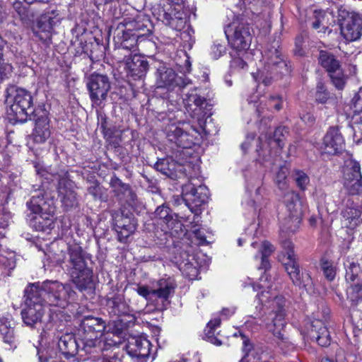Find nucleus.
<instances>
[{
	"label": "nucleus",
	"mask_w": 362,
	"mask_h": 362,
	"mask_svg": "<svg viewBox=\"0 0 362 362\" xmlns=\"http://www.w3.org/2000/svg\"><path fill=\"white\" fill-rule=\"evenodd\" d=\"M264 289L257 294V298L262 304L269 303L267 329L272 332L277 339L284 341L285 338L284 328L286 325L285 320L286 313L284 310L285 300L282 296L271 294L266 289H272L273 286L269 282V276L264 274L259 279V284L257 286Z\"/></svg>",
	"instance_id": "obj_1"
},
{
	"label": "nucleus",
	"mask_w": 362,
	"mask_h": 362,
	"mask_svg": "<svg viewBox=\"0 0 362 362\" xmlns=\"http://www.w3.org/2000/svg\"><path fill=\"white\" fill-rule=\"evenodd\" d=\"M261 66L257 76L252 74L255 81H261L265 86L270 85L273 81L282 76H288L291 66L281 51L279 42H274L262 52Z\"/></svg>",
	"instance_id": "obj_2"
},
{
	"label": "nucleus",
	"mask_w": 362,
	"mask_h": 362,
	"mask_svg": "<svg viewBox=\"0 0 362 362\" xmlns=\"http://www.w3.org/2000/svg\"><path fill=\"white\" fill-rule=\"evenodd\" d=\"M90 256L81 246L71 245L65 259V267L70 281L80 291L92 289L93 272L88 266Z\"/></svg>",
	"instance_id": "obj_3"
},
{
	"label": "nucleus",
	"mask_w": 362,
	"mask_h": 362,
	"mask_svg": "<svg viewBox=\"0 0 362 362\" xmlns=\"http://www.w3.org/2000/svg\"><path fill=\"white\" fill-rule=\"evenodd\" d=\"M149 26L150 21L144 15L139 14L133 20L124 19L115 29L114 40L124 49L131 50L148 34Z\"/></svg>",
	"instance_id": "obj_4"
},
{
	"label": "nucleus",
	"mask_w": 362,
	"mask_h": 362,
	"mask_svg": "<svg viewBox=\"0 0 362 362\" xmlns=\"http://www.w3.org/2000/svg\"><path fill=\"white\" fill-rule=\"evenodd\" d=\"M37 291L38 299L45 305L59 306L64 308L70 298H74L76 292L69 284H62L57 281H45L41 284H33L27 287Z\"/></svg>",
	"instance_id": "obj_5"
},
{
	"label": "nucleus",
	"mask_w": 362,
	"mask_h": 362,
	"mask_svg": "<svg viewBox=\"0 0 362 362\" xmlns=\"http://www.w3.org/2000/svg\"><path fill=\"white\" fill-rule=\"evenodd\" d=\"M7 102L11 103L7 115L13 123H24L33 113V98L30 92L24 88L11 86L7 89Z\"/></svg>",
	"instance_id": "obj_6"
},
{
	"label": "nucleus",
	"mask_w": 362,
	"mask_h": 362,
	"mask_svg": "<svg viewBox=\"0 0 362 362\" xmlns=\"http://www.w3.org/2000/svg\"><path fill=\"white\" fill-rule=\"evenodd\" d=\"M283 252L282 261L285 269L290 276L293 284L297 286L309 288L313 285L312 279L310 274L306 272H300L299 265L296 262V255L293 252V244L289 240H285L281 243Z\"/></svg>",
	"instance_id": "obj_7"
},
{
	"label": "nucleus",
	"mask_w": 362,
	"mask_h": 362,
	"mask_svg": "<svg viewBox=\"0 0 362 362\" xmlns=\"http://www.w3.org/2000/svg\"><path fill=\"white\" fill-rule=\"evenodd\" d=\"M106 323L101 317L85 316L81 322L78 334L85 349L100 346Z\"/></svg>",
	"instance_id": "obj_8"
},
{
	"label": "nucleus",
	"mask_w": 362,
	"mask_h": 362,
	"mask_svg": "<svg viewBox=\"0 0 362 362\" xmlns=\"http://www.w3.org/2000/svg\"><path fill=\"white\" fill-rule=\"evenodd\" d=\"M338 21L342 36L347 41H355L362 34V17L350 7L341 5L338 7Z\"/></svg>",
	"instance_id": "obj_9"
},
{
	"label": "nucleus",
	"mask_w": 362,
	"mask_h": 362,
	"mask_svg": "<svg viewBox=\"0 0 362 362\" xmlns=\"http://www.w3.org/2000/svg\"><path fill=\"white\" fill-rule=\"evenodd\" d=\"M228 43L236 52L245 54L249 49L252 35L248 23L239 20H235L225 30Z\"/></svg>",
	"instance_id": "obj_10"
},
{
	"label": "nucleus",
	"mask_w": 362,
	"mask_h": 362,
	"mask_svg": "<svg viewBox=\"0 0 362 362\" xmlns=\"http://www.w3.org/2000/svg\"><path fill=\"white\" fill-rule=\"evenodd\" d=\"M37 291L35 288L25 289V307L21 311L23 322L30 327H35L41 322L45 313V305L38 299Z\"/></svg>",
	"instance_id": "obj_11"
},
{
	"label": "nucleus",
	"mask_w": 362,
	"mask_h": 362,
	"mask_svg": "<svg viewBox=\"0 0 362 362\" xmlns=\"http://www.w3.org/2000/svg\"><path fill=\"white\" fill-rule=\"evenodd\" d=\"M165 131L168 141L183 148H190L199 141V132L184 123L182 125L171 124L166 128Z\"/></svg>",
	"instance_id": "obj_12"
},
{
	"label": "nucleus",
	"mask_w": 362,
	"mask_h": 362,
	"mask_svg": "<svg viewBox=\"0 0 362 362\" xmlns=\"http://www.w3.org/2000/svg\"><path fill=\"white\" fill-rule=\"evenodd\" d=\"M318 60L320 64L328 72L333 85L339 90L344 88L346 76L341 68L339 61L331 52L320 50Z\"/></svg>",
	"instance_id": "obj_13"
},
{
	"label": "nucleus",
	"mask_w": 362,
	"mask_h": 362,
	"mask_svg": "<svg viewBox=\"0 0 362 362\" xmlns=\"http://www.w3.org/2000/svg\"><path fill=\"white\" fill-rule=\"evenodd\" d=\"M45 192L39 189L36 194L33 195L30 202L27 203L28 209L33 214L47 221L50 226L55 213V206L52 199H45Z\"/></svg>",
	"instance_id": "obj_14"
},
{
	"label": "nucleus",
	"mask_w": 362,
	"mask_h": 362,
	"mask_svg": "<svg viewBox=\"0 0 362 362\" xmlns=\"http://www.w3.org/2000/svg\"><path fill=\"white\" fill-rule=\"evenodd\" d=\"M58 182L57 190L62 206L66 211L77 206L78 199L74 182L68 178L67 173L62 171L53 175Z\"/></svg>",
	"instance_id": "obj_15"
},
{
	"label": "nucleus",
	"mask_w": 362,
	"mask_h": 362,
	"mask_svg": "<svg viewBox=\"0 0 362 362\" xmlns=\"http://www.w3.org/2000/svg\"><path fill=\"white\" fill-rule=\"evenodd\" d=\"M182 197L192 212H195L209 198V189L204 185L195 187L194 184L188 182L182 187Z\"/></svg>",
	"instance_id": "obj_16"
},
{
	"label": "nucleus",
	"mask_w": 362,
	"mask_h": 362,
	"mask_svg": "<svg viewBox=\"0 0 362 362\" xmlns=\"http://www.w3.org/2000/svg\"><path fill=\"white\" fill-rule=\"evenodd\" d=\"M87 88L93 105L100 106L107 98L110 82L107 76L93 74L88 78Z\"/></svg>",
	"instance_id": "obj_17"
},
{
	"label": "nucleus",
	"mask_w": 362,
	"mask_h": 362,
	"mask_svg": "<svg viewBox=\"0 0 362 362\" xmlns=\"http://www.w3.org/2000/svg\"><path fill=\"white\" fill-rule=\"evenodd\" d=\"M344 187L350 194H358L362 192V175L361 165L355 160H346L343 168Z\"/></svg>",
	"instance_id": "obj_18"
},
{
	"label": "nucleus",
	"mask_w": 362,
	"mask_h": 362,
	"mask_svg": "<svg viewBox=\"0 0 362 362\" xmlns=\"http://www.w3.org/2000/svg\"><path fill=\"white\" fill-rule=\"evenodd\" d=\"M60 23L59 11L52 10L45 11L36 21L32 27V31L35 37L40 40L46 41L50 38L53 28Z\"/></svg>",
	"instance_id": "obj_19"
},
{
	"label": "nucleus",
	"mask_w": 362,
	"mask_h": 362,
	"mask_svg": "<svg viewBox=\"0 0 362 362\" xmlns=\"http://www.w3.org/2000/svg\"><path fill=\"white\" fill-rule=\"evenodd\" d=\"M288 133L286 127H277L273 136L269 137L267 141L262 144L263 146H259L257 149L259 156L263 158L281 156L280 152L284 146V141Z\"/></svg>",
	"instance_id": "obj_20"
},
{
	"label": "nucleus",
	"mask_w": 362,
	"mask_h": 362,
	"mask_svg": "<svg viewBox=\"0 0 362 362\" xmlns=\"http://www.w3.org/2000/svg\"><path fill=\"white\" fill-rule=\"evenodd\" d=\"M344 140L337 127L329 129L323 139L322 155L339 156L344 149Z\"/></svg>",
	"instance_id": "obj_21"
},
{
	"label": "nucleus",
	"mask_w": 362,
	"mask_h": 362,
	"mask_svg": "<svg viewBox=\"0 0 362 362\" xmlns=\"http://www.w3.org/2000/svg\"><path fill=\"white\" fill-rule=\"evenodd\" d=\"M155 218L158 219V223L161 226L165 233L170 232L172 235H178L179 232L182 231V223L173 218L169 207L164 204L157 207Z\"/></svg>",
	"instance_id": "obj_22"
},
{
	"label": "nucleus",
	"mask_w": 362,
	"mask_h": 362,
	"mask_svg": "<svg viewBox=\"0 0 362 362\" xmlns=\"http://www.w3.org/2000/svg\"><path fill=\"white\" fill-rule=\"evenodd\" d=\"M284 202L288 215L293 216L291 228L295 229V228L300 226L302 220L304 211L303 202L298 193L291 191L284 195Z\"/></svg>",
	"instance_id": "obj_23"
},
{
	"label": "nucleus",
	"mask_w": 362,
	"mask_h": 362,
	"mask_svg": "<svg viewBox=\"0 0 362 362\" xmlns=\"http://www.w3.org/2000/svg\"><path fill=\"white\" fill-rule=\"evenodd\" d=\"M341 224L344 227L354 229L362 223V210L357 204L348 199L341 211Z\"/></svg>",
	"instance_id": "obj_24"
},
{
	"label": "nucleus",
	"mask_w": 362,
	"mask_h": 362,
	"mask_svg": "<svg viewBox=\"0 0 362 362\" xmlns=\"http://www.w3.org/2000/svg\"><path fill=\"white\" fill-rule=\"evenodd\" d=\"M106 306L111 315L117 317L127 316L129 317V322H134L136 320L132 314L133 310L122 295H115L112 298H108L106 300Z\"/></svg>",
	"instance_id": "obj_25"
},
{
	"label": "nucleus",
	"mask_w": 362,
	"mask_h": 362,
	"mask_svg": "<svg viewBox=\"0 0 362 362\" xmlns=\"http://www.w3.org/2000/svg\"><path fill=\"white\" fill-rule=\"evenodd\" d=\"M115 229L120 242H124L135 231L136 223L132 216L116 214L113 218Z\"/></svg>",
	"instance_id": "obj_26"
},
{
	"label": "nucleus",
	"mask_w": 362,
	"mask_h": 362,
	"mask_svg": "<svg viewBox=\"0 0 362 362\" xmlns=\"http://www.w3.org/2000/svg\"><path fill=\"white\" fill-rule=\"evenodd\" d=\"M150 350L151 342L143 337L132 338L127 346L129 354L141 361H145L149 356Z\"/></svg>",
	"instance_id": "obj_27"
},
{
	"label": "nucleus",
	"mask_w": 362,
	"mask_h": 362,
	"mask_svg": "<svg viewBox=\"0 0 362 362\" xmlns=\"http://www.w3.org/2000/svg\"><path fill=\"white\" fill-rule=\"evenodd\" d=\"M180 86L174 70L164 63L160 62L156 66V85L158 88H171L174 85Z\"/></svg>",
	"instance_id": "obj_28"
},
{
	"label": "nucleus",
	"mask_w": 362,
	"mask_h": 362,
	"mask_svg": "<svg viewBox=\"0 0 362 362\" xmlns=\"http://www.w3.org/2000/svg\"><path fill=\"white\" fill-rule=\"evenodd\" d=\"M249 104L254 103V107L256 108V111L258 116H261L263 113L264 106H267V109H274L277 111L282 108L283 100L279 95H271L268 98L267 102L263 105L264 100L262 98H259V95L254 94L247 98Z\"/></svg>",
	"instance_id": "obj_29"
},
{
	"label": "nucleus",
	"mask_w": 362,
	"mask_h": 362,
	"mask_svg": "<svg viewBox=\"0 0 362 362\" xmlns=\"http://www.w3.org/2000/svg\"><path fill=\"white\" fill-rule=\"evenodd\" d=\"M50 135L49 120L46 112H42L35 119V127L33 132V140L35 143L42 144L45 142Z\"/></svg>",
	"instance_id": "obj_30"
},
{
	"label": "nucleus",
	"mask_w": 362,
	"mask_h": 362,
	"mask_svg": "<svg viewBox=\"0 0 362 362\" xmlns=\"http://www.w3.org/2000/svg\"><path fill=\"white\" fill-rule=\"evenodd\" d=\"M190 168V163H186L181 165L176 160H157L154 163V168L156 170L172 179H179L180 175L177 173V168L181 171L182 168Z\"/></svg>",
	"instance_id": "obj_31"
},
{
	"label": "nucleus",
	"mask_w": 362,
	"mask_h": 362,
	"mask_svg": "<svg viewBox=\"0 0 362 362\" xmlns=\"http://www.w3.org/2000/svg\"><path fill=\"white\" fill-rule=\"evenodd\" d=\"M129 74L135 78L144 76L148 69V62L141 55L134 54L126 60Z\"/></svg>",
	"instance_id": "obj_32"
},
{
	"label": "nucleus",
	"mask_w": 362,
	"mask_h": 362,
	"mask_svg": "<svg viewBox=\"0 0 362 362\" xmlns=\"http://www.w3.org/2000/svg\"><path fill=\"white\" fill-rule=\"evenodd\" d=\"M310 335L321 346L326 347L330 344L329 332L324 322L320 320H315L312 322V329Z\"/></svg>",
	"instance_id": "obj_33"
},
{
	"label": "nucleus",
	"mask_w": 362,
	"mask_h": 362,
	"mask_svg": "<svg viewBox=\"0 0 362 362\" xmlns=\"http://www.w3.org/2000/svg\"><path fill=\"white\" fill-rule=\"evenodd\" d=\"M110 185L115 194L119 199H124L126 202L134 201L136 195L131 189L129 185L123 182L119 178L114 175L111 177Z\"/></svg>",
	"instance_id": "obj_34"
},
{
	"label": "nucleus",
	"mask_w": 362,
	"mask_h": 362,
	"mask_svg": "<svg viewBox=\"0 0 362 362\" xmlns=\"http://www.w3.org/2000/svg\"><path fill=\"white\" fill-rule=\"evenodd\" d=\"M58 347L64 356L71 357L77 354L79 345L74 334H65L59 338Z\"/></svg>",
	"instance_id": "obj_35"
},
{
	"label": "nucleus",
	"mask_w": 362,
	"mask_h": 362,
	"mask_svg": "<svg viewBox=\"0 0 362 362\" xmlns=\"http://www.w3.org/2000/svg\"><path fill=\"white\" fill-rule=\"evenodd\" d=\"M175 284L171 279H160L157 283V288L153 289L154 298H159L166 300L173 295L175 288Z\"/></svg>",
	"instance_id": "obj_36"
},
{
	"label": "nucleus",
	"mask_w": 362,
	"mask_h": 362,
	"mask_svg": "<svg viewBox=\"0 0 362 362\" xmlns=\"http://www.w3.org/2000/svg\"><path fill=\"white\" fill-rule=\"evenodd\" d=\"M14 325V321L11 315H6L0 318V333L4 342L10 345H12L15 341Z\"/></svg>",
	"instance_id": "obj_37"
},
{
	"label": "nucleus",
	"mask_w": 362,
	"mask_h": 362,
	"mask_svg": "<svg viewBox=\"0 0 362 362\" xmlns=\"http://www.w3.org/2000/svg\"><path fill=\"white\" fill-rule=\"evenodd\" d=\"M329 16H331V13L327 11L315 10L314 12V21L312 23L313 28L317 30L319 33H326L328 32L329 33L331 32L329 28L330 24L329 21Z\"/></svg>",
	"instance_id": "obj_38"
},
{
	"label": "nucleus",
	"mask_w": 362,
	"mask_h": 362,
	"mask_svg": "<svg viewBox=\"0 0 362 362\" xmlns=\"http://www.w3.org/2000/svg\"><path fill=\"white\" fill-rule=\"evenodd\" d=\"M183 100L185 105L192 111H196L197 109L204 111L208 110V107L211 106L204 98L201 97L196 93L186 95V98Z\"/></svg>",
	"instance_id": "obj_39"
},
{
	"label": "nucleus",
	"mask_w": 362,
	"mask_h": 362,
	"mask_svg": "<svg viewBox=\"0 0 362 362\" xmlns=\"http://www.w3.org/2000/svg\"><path fill=\"white\" fill-rule=\"evenodd\" d=\"M187 15L182 11H175L170 13L165 25H169L173 30L182 31L187 26Z\"/></svg>",
	"instance_id": "obj_40"
},
{
	"label": "nucleus",
	"mask_w": 362,
	"mask_h": 362,
	"mask_svg": "<svg viewBox=\"0 0 362 362\" xmlns=\"http://www.w3.org/2000/svg\"><path fill=\"white\" fill-rule=\"evenodd\" d=\"M101 129L104 138L109 145L115 148L119 146L123 131L116 127L107 128L104 124L101 125Z\"/></svg>",
	"instance_id": "obj_41"
},
{
	"label": "nucleus",
	"mask_w": 362,
	"mask_h": 362,
	"mask_svg": "<svg viewBox=\"0 0 362 362\" xmlns=\"http://www.w3.org/2000/svg\"><path fill=\"white\" fill-rule=\"evenodd\" d=\"M252 246L253 247H256V246H258V249L259 250L260 253L262 254L261 268L267 269L269 267V262L267 257L269 256L274 251V247L272 245H271L269 242L264 241L261 244L260 246H259L257 243H252Z\"/></svg>",
	"instance_id": "obj_42"
},
{
	"label": "nucleus",
	"mask_w": 362,
	"mask_h": 362,
	"mask_svg": "<svg viewBox=\"0 0 362 362\" xmlns=\"http://www.w3.org/2000/svg\"><path fill=\"white\" fill-rule=\"evenodd\" d=\"M288 174V168L286 162L283 165L279 166V170L276 173L275 183L278 188L281 190H285L288 187L286 182L287 175Z\"/></svg>",
	"instance_id": "obj_43"
},
{
	"label": "nucleus",
	"mask_w": 362,
	"mask_h": 362,
	"mask_svg": "<svg viewBox=\"0 0 362 362\" xmlns=\"http://www.w3.org/2000/svg\"><path fill=\"white\" fill-rule=\"evenodd\" d=\"M347 296L354 305L362 304V283L351 285L347 290Z\"/></svg>",
	"instance_id": "obj_44"
},
{
	"label": "nucleus",
	"mask_w": 362,
	"mask_h": 362,
	"mask_svg": "<svg viewBox=\"0 0 362 362\" xmlns=\"http://www.w3.org/2000/svg\"><path fill=\"white\" fill-rule=\"evenodd\" d=\"M347 296L354 305L362 304V283L351 285L347 290Z\"/></svg>",
	"instance_id": "obj_45"
},
{
	"label": "nucleus",
	"mask_w": 362,
	"mask_h": 362,
	"mask_svg": "<svg viewBox=\"0 0 362 362\" xmlns=\"http://www.w3.org/2000/svg\"><path fill=\"white\" fill-rule=\"evenodd\" d=\"M168 9H165L161 4H156L151 8L153 16L159 21L163 22L164 24L166 23L171 13L169 12Z\"/></svg>",
	"instance_id": "obj_46"
},
{
	"label": "nucleus",
	"mask_w": 362,
	"mask_h": 362,
	"mask_svg": "<svg viewBox=\"0 0 362 362\" xmlns=\"http://www.w3.org/2000/svg\"><path fill=\"white\" fill-rule=\"evenodd\" d=\"M292 177L301 190L306 189L310 182V178L305 173L300 170H295L293 172Z\"/></svg>",
	"instance_id": "obj_47"
},
{
	"label": "nucleus",
	"mask_w": 362,
	"mask_h": 362,
	"mask_svg": "<svg viewBox=\"0 0 362 362\" xmlns=\"http://www.w3.org/2000/svg\"><path fill=\"white\" fill-rule=\"evenodd\" d=\"M186 163H190L191 167L190 168H186V170L184 168L182 169L181 171L179 170V168H177V173L180 175V178L183 177H187L188 178H193L194 177L197 176L199 173V165H194L192 162L189 161H185L184 163H180L181 165H184Z\"/></svg>",
	"instance_id": "obj_48"
},
{
	"label": "nucleus",
	"mask_w": 362,
	"mask_h": 362,
	"mask_svg": "<svg viewBox=\"0 0 362 362\" xmlns=\"http://www.w3.org/2000/svg\"><path fill=\"white\" fill-rule=\"evenodd\" d=\"M237 52L235 54H231L232 60L230 62V69L233 71L247 69V64L243 60V57H240Z\"/></svg>",
	"instance_id": "obj_49"
},
{
	"label": "nucleus",
	"mask_w": 362,
	"mask_h": 362,
	"mask_svg": "<svg viewBox=\"0 0 362 362\" xmlns=\"http://www.w3.org/2000/svg\"><path fill=\"white\" fill-rule=\"evenodd\" d=\"M321 267L325 277L329 281H332L336 274V270L333 264L327 259H322L321 260Z\"/></svg>",
	"instance_id": "obj_50"
},
{
	"label": "nucleus",
	"mask_w": 362,
	"mask_h": 362,
	"mask_svg": "<svg viewBox=\"0 0 362 362\" xmlns=\"http://www.w3.org/2000/svg\"><path fill=\"white\" fill-rule=\"evenodd\" d=\"M226 52V47L225 45L219 42L218 40L214 41L211 46V56L214 59H218L223 56Z\"/></svg>",
	"instance_id": "obj_51"
},
{
	"label": "nucleus",
	"mask_w": 362,
	"mask_h": 362,
	"mask_svg": "<svg viewBox=\"0 0 362 362\" xmlns=\"http://www.w3.org/2000/svg\"><path fill=\"white\" fill-rule=\"evenodd\" d=\"M329 98V93L326 90L325 85L322 82H319L317 85V90L315 93V100L320 103H325Z\"/></svg>",
	"instance_id": "obj_52"
},
{
	"label": "nucleus",
	"mask_w": 362,
	"mask_h": 362,
	"mask_svg": "<svg viewBox=\"0 0 362 362\" xmlns=\"http://www.w3.org/2000/svg\"><path fill=\"white\" fill-rule=\"evenodd\" d=\"M351 109L355 115L362 113V91H360L354 97Z\"/></svg>",
	"instance_id": "obj_53"
},
{
	"label": "nucleus",
	"mask_w": 362,
	"mask_h": 362,
	"mask_svg": "<svg viewBox=\"0 0 362 362\" xmlns=\"http://www.w3.org/2000/svg\"><path fill=\"white\" fill-rule=\"evenodd\" d=\"M11 214L4 206H0V229H5L9 223Z\"/></svg>",
	"instance_id": "obj_54"
},
{
	"label": "nucleus",
	"mask_w": 362,
	"mask_h": 362,
	"mask_svg": "<svg viewBox=\"0 0 362 362\" xmlns=\"http://www.w3.org/2000/svg\"><path fill=\"white\" fill-rule=\"evenodd\" d=\"M292 220H293V216L288 215L287 217L284 218V220L281 221V229L282 231L284 232H291L294 233L297 230L299 226H297L295 228V229H292Z\"/></svg>",
	"instance_id": "obj_55"
},
{
	"label": "nucleus",
	"mask_w": 362,
	"mask_h": 362,
	"mask_svg": "<svg viewBox=\"0 0 362 362\" xmlns=\"http://www.w3.org/2000/svg\"><path fill=\"white\" fill-rule=\"evenodd\" d=\"M13 7L21 20L27 17V8L23 4L21 1H16L13 4Z\"/></svg>",
	"instance_id": "obj_56"
},
{
	"label": "nucleus",
	"mask_w": 362,
	"mask_h": 362,
	"mask_svg": "<svg viewBox=\"0 0 362 362\" xmlns=\"http://www.w3.org/2000/svg\"><path fill=\"white\" fill-rule=\"evenodd\" d=\"M136 291L139 293V295L143 296L148 300H152L154 299L153 295V289L149 290L146 286H139L136 289Z\"/></svg>",
	"instance_id": "obj_57"
},
{
	"label": "nucleus",
	"mask_w": 362,
	"mask_h": 362,
	"mask_svg": "<svg viewBox=\"0 0 362 362\" xmlns=\"http://www.w3.org/2000/svg\"><path fill=\"white\" fill-rule=\"evenodd\" d=\"M221 324V320L218 318H215L211 320L206 326V334L209 337H211L214 334V329L218 327Z\"/></svg>",
	"instance_id": "obj_58"
},
{
	"label": "nucleus",
	"mask_w": 362,
	"mask_h": 362,
	"mask_svg": "<svg viewBox=\"0 0 362 362\" xmlns=\"http://www.w3.org/2000/svg\"><path fill=\"white\" fill-rule=\"evenodd\" d=\"M12 67L8 64H2L0 65V83L7 77L11 72Z\"/></svg>",
	"instance_id": "obj_59"
},
{
	"label": "nucleus",
	"mask_w": 362,
	"mask_h": 362,
	"mask_svg": "<svg viewBox=\"0 0 362 362\" xmlns=\"http://www.w3.org/2000/svg\"><path fill=\"white\" fill-rule=\"evenodd\" d=\"M88 192L92 194L95 198L100 194V187L98 183H93L88 188Z\"/></svg>",
	"instance_id": "obj_60"
},
{
	"label": "nucleus",
	"mask_w": 362,
	"mask_h": 362,
	"mask_svg": "<svg viewBox=\"0 0 362 362\" xmlns=\"http://www.w3.org/2000/svg\"><path fill=\"white\" fill-rule=\"evenodd\" d=\"M255 136V135L254 134H250L247 135L245 141L241 144L240 147L244 153H245L246 150L250 146V143L254 141Z\"/></svg>",
	"instance_id": "obj_61"
},
{
	"label": "nucleus",
	"mask_w": 362,
	"mask_h": 362,
	"mask_svg": "<svg viewBox=\"0 0 362 362\" xmlns=\"http://www.w3.org/2000/svg\"><path fill=\"white\" fill-rule=\"evenodd\" d=\"M98 362H122V360L114 354L109 356H104L98 359Z\"/></svg>",
	"instance_id": "obj_62"
},
{
	"label": "nucleus",
	"mask_w": 362,
	"mask_h": 362,
	"mask_svg": "<svg viewBox=\"0 0 362 362\" xmlns=\"http://www.w3.org/2000/svg\"><path fill=\"white\" fill-rule=\"evenodd\" d=\"M193 213L194 214V215L193 216V219L189 223L190 228H191V229H192V230L195 228H197V227L198 226L199 223L200 221V217L198 214V209H196V211L193 212Z\"/></svg>",
	"instance_id": "obj_63"
},
{
	"label": "nucleus",
	"mask_w": 362,
	"mask_h": 362,
	"mask_svg": "<svg viewBox=\"0 0 362 362\" xmlns=\"http://www.w3.org/2000/svg\"><path fill=\"white\" fill-rule=\"evenodd\" d=\"M6 269L8 271L13 269L16 267V262L13 258L8 259L2 263Z\"/></svg>",
	"instance_id": "obj_64"
}]
</instances>
